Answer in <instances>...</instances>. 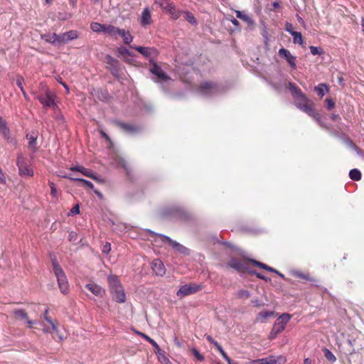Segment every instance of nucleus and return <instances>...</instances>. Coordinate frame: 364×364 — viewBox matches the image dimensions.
Listing matches in <instances>:
<instances>
[{
  "instance_id": "obj_1",
  "label": "nucleus",
  "mask_w": 364,
  "mask_h": 364,
  "mask_svg": "<svg viewBox=\"0 0 364 364\" xmlns=\"http://www.w3.org/2000/svg\"><path fill=\"white\" fill-rule=\"evenodd\" d=\"M289 88L292 93L296 107L319 122L321 116L316 112L314 103L295 84L289 82Z\"/></svg>"
},
{
  "instance_id": "obj_2",
  "label": "nucleus",
  "mask_w": 364,
  "mask_h": 364,
  "mask_svg": "<svg viewBox=\"0 0 364 364\" xmlns=\"http://www.w3.org/2000/svg\"><path fill=\"white\" fill-rule=\"evenodd\" d=\"M252 264V265L257 267L260 269H265L270 272H274L277 274L281 277L284 278V276L282 273L279 272L277 269L267 265L264 263L258 262L255 259H242L232 258L228 263V266L235 269L238 273H252V271L250 269V265Z\"/></svg>"
},
{
  "instance_id": "obj_3",
  "label": "nucleus",
  "mask_w": 364,
  "mask_h": 364,
  "mask_svg": "<svg viewBox=\"0 0 364 364\" xmlns=\"http://www.w3.org/2000/svg\"><path fill=\"white\" fill-rule=\"evenodd\" d=\"M108 284L112 299L119 304L124 303L127 299L126 294L119 278L115 275L109 276Z\"/></svg>"
},
{
  "instance_id": "obj_4",
  "label": "nucleus",
  "mask_w": 364,
  "mask_h": 364,
  "mask_svg": "<svg viewBox=\"0 0 364 364\" xmlns=\"http://www.w3.org/2000/svg\"><path fill=\"white\" fill-rule=\"evenodd\" d=\"M53 270L57 279L59 289L62 294H67L69 292V284L66 275L59 265L55 257L51 258Z\"/></svg>"
},
{
  "instance_id": "obj_5",
  "label": "nucleus",
  "mask_w": 364,
  "mask_h": 364,
  "mask_svg": "<svg viewBox=\"0 0 364 364\" xmlns=\"http://www.w3.org/2000/svg\"><path fill=\"white\" fill-rule=\"evenodd\" d=\"M107 68L110 71L112 75L117 78H120L122 75V69L118 60L110 55L106 56Z\"/></svg>"
},
{
  "instance_id": "obj_6",
  "label": "nucleus",
  "mask_w": 364,
  "mask_h": 364,
  "mask_svg": "<svg viewBox=\"0 0 364 364\" xmlns=\"http://www.w3.org/2000/svg\"><path fill=\"white\" fill-rule=\"evenodd\" d=\"M201 289V286L194 284V283H190L186 284L183 286H181L178 291L176 292V295L179 298H183L186 296L193 294L198 291H199Z\"/></svg>"
},
{
  "instance_id": "obj_7",
  "label": "nucleus",
  "mask_w": 364,
  "mask_h": 364,
  "mask_svg": "<svg viewBox=\"0 0 364 364\" xmlns=\"http://www.w3.org/2000/svg\"><path fill=\"white\" fill-rule=\"evenodd\" d=\"M218 90V85L211 81L203 82L198 87V92L205 96H210L216 93Z\"/></svg>"
},
{
  "instance_id": "obj_8",
  "label": "nucleus",
  "mask_w": 364,
  "mask_h": 364,
  "mask_svg": "<svg viewBox=\"0 0 364 364\" xmlns=\"http://www.w3.org/2000/svg\"><path fill=\"white\" fill-rule=\"evenodd\" d=\"M16 165L18 168L19 174L21 176H33V170L30 167L21 155H18L16 161Z\"/></svg>"
},
{
  "instance_id": "obj_9",
  "label": "nucleus",
  "mask_w": 364,
  "mask_h": 364,
  "mask_svg": "<svg viewBox=\"0 0 364 364\" xmlns=\"http://www.w3.org/2000/svg\"><path fill=\"white\" fill-rule=\"evenodd\" d=\"M158 236H159V237H160L161 242H163L164 243H168L176 251L183 253V254L188 253V248H186V247H184L182 245H181L180 243L177 242L176 241L173 240L169 237L164 235H158Z\"/></svg>"
},
{
  "instance_id": "obj_10",
  "label": "nucleus",
  "mask_w": 364,
  "mask_h": 364,
  "mask_svg": "<svg viewBox=\"0 0 364 364\" xmlns=\"http://www.w3.org/2000/svg\"><path fill=\"white\" fill-rule=\"evenodd\" d=\"M36 98L45 107H52L55 109L57 106L54 101L53 95L49 90H46L44 95H38Z\"/></svg>"
},
{
  "instance_id": "obj_11",
  "label": "nucleus",
  "mask_w": 364,
  "mask_h": 364,
  "mask_svg": "<svg viewBox=\"0 0 364 364\" xmlns=\"http://www.w3.org/2000/svg\"><path fill=\"white\" fill-rule=\"evenodd\" d=\"M149 63L152 65L149 69L150 72L157 76L159 80L164 82H167L171 79L170 77L162 70L161 68L159 66L153 59H150Z\"/></svg>"
},
{
  "instance_id": "obj_12",
  "label": "nucleus",
  "mask_w": 364,
  "mask_h": 364,
  "mask_svg": "<svg viewBox=\"0 0 364 364\" xmlns=\"http://www.w3.org/2000/svg\"><path fill=\"white\" fill-rule=\"evenodd\" d=\"M290 319L291 316L288 314H283L279 316L273 326L274 331H277L279 333L283 331L286 327L287 323L289 321Z\"/></svg>"
},
{
  "instance_id": "obj_13",
  "label": "nucleus",
  "mask_w": 364,
  "mask_h": 364,
  "mask_svg": "<svg viewBox=\"0 0 364 364\" xmlns=\"http://www.w3.org/2000/svg\"><path fill=\"white\" fill-rule=\"evenodd\" d=\"M70 170L72 171L80 172L84 176L89 177L97 182H102V181L100 180L92 170L88 169L82 166H71Z\"/></svg>"
},
{
  "instance_id": "obj_14",
  "label": "nucleus",
  "mask_w": 364,
  "mask_h": 364,
  "mask_svg": "<svg viewBox=\"0 0 364 364\" xmlns=\"http://www.w3.org/2000/svg\"><path fill=\"white\" fill-rule=\"evenodd\" d=\"M114 123L126 133L134 134L140 130L139 127L134 124L125 123L121 121H114Z\"/></svg>"
},
{
  "instance_id": "obj_15",
  "label": "nucleus",
  "mask_w": 364,
  "mask_h": 364,
  "mask_svg": "<svg viewBox=\"0 0 364 364\" xmlns=\"http://www.w3.org/2000/svg\"><path fill=\"white\" fill-rule=\"evenodd\" d=\"M130 48L137 50L139 53H141L145 58H149L151 56L156 57L158 55V51L154 48L136 46H130Z\"/></svg>"
},
{
  "instance_id": "obj_16",
  "label": "nucleus",
  "mask_w": 364,
  "mask_h": 364,
  "mask_svg": "<svg viewBox=\"0 0 364 364\" xmlns=\"http://www.w3.org/2000/svg\"><path fill=\"white\" fill-rule=\"evenodd\" d=\"M153 23L150 9L144 8L139 18V23L142 27H146Z\"/></svg>"
},
{
  "instance_id": "obj_17",
  "label": "nucleus",
  "mask_w": 364,
  "mask_h": 364,
  "mask_svg": "<svg viewBox=\"0 0 364 364\" xmlns=\"http://www.w3.org/2000/svg\"><path fill=\"white\" fill-rule=\"evenodd\" d=\"M278 53L281 57H283L287 60L291 68L295 69L296 68V57L292 55L288 50L282 48L279 50Z\"/></svg>"
},
{
  "instance_id": "obj_18",
  "label": "nucleus",
  "mask_w": 364,
  "mask_h": 364,
  "mask_svg": "<svg viewBox=\"0 0 364 364\" xmlns=\"http://www.w3.org/2000/svg\"><path fill=\"white\" fill-rule=\"evenodd\" d=\"M13 315L16 318L23 319L28 323L29 328H31L34 322L29 319V317L24 309H15L13 311Z\"/></svg>"
},
{
  "instance_id": "obj_19",
  "label": "nucleus",
  "mask_w": 364,
  "mask_h": 364,
  "mask_svg": "<svg viewBox=\"0 0 364 364\" xmlns=\"http://www.w3.org/2000/svg\"><path fill=\"white\" fill-rule=\"evenodd\" d=\"M85 288L90 290L94 295L98 297H102L105 294V290L95 283H90L85 285Z\"/></svg>"
},
{
  "instance_id": "obj_20",
  "label": "nucleus",
  "mask_w": 364,
  "mask_h": 364,
  "mask_svg": "<svg viewBox=\"0 0 364 364\" xmlns=\"http://www.w3.org/2000/svg\"><path fill=\"white\" fill-rule=\"evenodd\" d=\"M284 360L282 357L276 358L274 356H269L267 358L257 359L251 363V364H279V360Z\"/></svg>"
},
{
  "instance_id": "obj_21",
  "label": "nucleus",
  "mask_w": 364,
  "mask_h": 364,
  "mask_svg": "<svg viewBox=\"0 0 364 364\" xmlns=\"http://www.w3.org/2000/svg\"><path fill=\"white\" fill-rule=\"evenodd\" d=\"M78 33L77 31H70L60 35V43H66L70 41L77 38Z\"/></svg>"
},
{
  "instance_id": "obj_22",
  "label": "nucleus",
  "mask_w": 364,
  "mask_h": 364,
  "mask_svg": "<svg viewBox=\"0 0 364 364\" xmlns=\"http://www.w3.org/2000/svg\"><path fill=\"white\" fill-rule=\"evenodd\" d=\"M151 269L156 275L162 276L165 274V267L161 259H154L151 264Z\"/></svg>"
},
{
  "instance_id": "obj_23",
  "label": "nucleus",
  "mask_w": 364,
  "mask_h": 364,
  "mask_svg": "<svg viewBox=\"0 0 364 364\" xmlns=\"http://www.w3.org/2000/svg\"><path fill=\"white\" fill-rule=\"evenodd\" d=\"M141 337L147 341L154 348V352L157 355L164 356V350L161 349L159 346L152 338L145 333H141Z\"/></svg>"
},
{
  "instance_id": "obj_24",
  "label": "nucleus",
  "mask_w": 364,
  "mask_h": 364,
  "mask_svg": "<svg viewBox=\"0 0 364 364\" xmlns=\"http://www.w3.org/2000/svg\"><path fill=\"white\" fill-rule=\"evenodd\" d=\"M118 36L122 38L124 43L126 45H130L134 39L130 32L123 28H120Z\"/></svg>"
},
{
  "instance_id": "obj_25",
  "label": "nucleus",
  "mask_w": 364,
  "mask_h": 364,
  "mask_svg": "<svg viewBox=\"0 0 364 364\" xmlns=\"http://www.w3.org/2000/svg\"><path fill=\"white\" fill-rule=\"evenodd\" d=\"M293 276L295 278L305 280V281H309V282H316L318 281L315 277H311L309 274L304 273V272H302L300 271L294 272Z\"/></svg>"
},
{
  "instance_id": "obj_26",
  "label": "nucleus",
  "mask_w": 364,
  "mask_h": 364,
  "mask_svg": "<svg viewBox=\"0 0 364 364\" xmlns=\"http://www.w3.org/2000/svg\"><path fill=\"white\" fill-rule=\"evenodd\" d=\"M273 316H274L273 311H261L257 314V316L255 318V321L259 322V323H264V322H266V321L268 318Z\"/></svg>"
},
{
  "instance_id": "obj_27",
  "label": "nucleus",
  "mask_w": 364,
  "mask_h": 364,
  "mask_svg": "<svg viewBox=\"0 0 364 364\" xmlns=\"http://www.w3.org/2000/svg\"><path fill=\"white\" fill-rule=\"evenodd\" d=\"M105 28V33H107L111 36H113L115 38H117V36H118V33L120 31L119 28L116 27L113 25H110V24H106V26Z\"/></svg>"
},
{
  "instance_id": "obj_28",
  "label": "nucleus",
  "mask_w": 364,
  "mask_h": 364,
  "mask_svg": "<svg viewBox=\"0 0 364 364\" xmlns=\"http://www.w3.org/2000/svg\"><path fill=\"white\" fill-rule=\"evenodd\" d=\"M63 177L68 178L71 181H77V182L80 183L84 187L89 188L90 189H93V188H94L93 184L90 181H87L85 179L80 178H73V177L68 176H64Z\"/></svg>"
},
{
  "instance_id": "obj_29",
  "label": "nucleus",
  "mask_w": 364,
  "mask_h": 364,
  "mask_svg": "<svg viewBox=\"0 0 364 364\" xmlns=\"http://www.w3.org/2000/svg\"><path fill=\"white\" fill-rule=\"evenodd\" d=\"M48 309H46L45 311H44V313H43V318L44 319L48 322L49 323L51 326H52V328H53V331H55L57 332L58 331V323L57 321L55 320H52L51 318L48 315Z\"/></svg>"
},
{
  "instance_id": "obj_30",
  "label": "nucleus",
  "mask_w": 364,
  "mask_h": 364,
  "mask_svg": "<svg viewBox=\"0 0 364 364\" xmlns=\"http://www.w3.org/2000/svg\"><path fill=\"white\" fill-rule=\"evenodd\" d=\"M0 132L4 139H9V129L6 126V122L0 117Z\"/></svg>"
},
{
  "instance_id": "obj_31",
  "label": "nucleus",
  "mask_w": 364,
  "mask_h": 364,
  "mask_svg": "<svg viewBox=\"0 0 364 364\" xmlns=\"http://www.w3.org/2000/svg\"><path fill=\"white\" fill-rule=\"evenodd\" d=\"M165 11L168 13L171 16V18L175 20L180 18L182 14V12L178 11L173 4H171Z\"/></svg>"
},
{
  "instance_id": "obj_32",
  "label": "nucleus",
  "mask_w": 364,
  "mask_h": 364,
  "mask_svg": "<svg viewBox=\"0 0 364 364\" xmlns=\"http://www.w3.org/2000/svg\"><path fill=\"white\" fill-rule=\"evenodd\" d=\"M43 39L46 42L55 44L56 43H60V35H57L56 33L45 35L43 36Z\"/></svg>"
},
{
  "instance_id": "obj_33",
  "label": "nucleus",
  "mask_w": 364,
  "mask_h": 364,
  "mask_svg": "<svg viewBox=\"0 0 364 364\" xmlns=\"http://www.w3.org/2000/svg\"><path fill=\"white\" fill-rule=\"evenodd\" d=\"M105 26L106 24H102L98 22H92L90 24V29L95 33H105Z\"/></svg>"
},
{
  "instance_id": "obj_34",
  "label": "nucleus",
  "mask_w": 364,
  "mask_h": 364,
  "mask_svg": "<svg viewBox=\"0 0 364 364\" xmlns=\"http://www.w3.org/2000/svg\"><path fill=\"white\" fill-rule=\"evenodd\" d=\"M361 172L357 168L351 169L349 172V177L353 181H360L361 179Z\"/></svg>"
},
{
  "instance_id": "obj_35",
  "label": "nucleus",
  "mask_w": 364,
  "mask_h": 364,
  "mask_svg": "<svg viewBox=\"0 0 364 364\" xmlns=\"http://www.w3.org/2000/svg\"><path fill=\"white\" fill-rule=\"evenodd\" d=\"M183 16V18L188 21L191 24H196L197 21L196 18L194 17L193 14L189 11H184L182 12V14Z\"/></svg>"
},
{
  "instance_id": "obj_36",
  "label": "nucleus",
  "mask_w": 364,
  "mask_h": 364,
  "mask_svg": "<svg viewBox=\"0 0 364 364\" xmlns=\"http://www.w3.org/2000/svg\"><path fill=\"white\" fill-rule=\"evenodd\" d=\"M291 35L293 36V41L294 43H299L300 45H302L303 38L300 32L294 31L291 33Z\"/></svg>"
},
{
  "instance_id": "obj_37",
  "label": "nucleus",
  "mask_w": 364,
  "mask_h": 364,
  "mask_svg": "<svg viewBox=\"0 0 364 364\" xmlns=\"http://www.w3.org/2000/svg\"><path fill=\"white\" fill-rule=\"evenodd\" d=\"M323 353H324V356L326 357V358L328 360H329V361H331V362H332V363H333V362H335V361L336 360V356H335V355L333 354V353H332L331 350H329L328 348H324L323 349Z\"/></svg>"
},
{
  "instance_id": "obj_38",
  "label": "nucleus",
  "mask_w": 364,
  "mask_h": 364,
  "mask_svg": "<svg viewBox=\"0 0 364 364\" xmlns=\"http://www.w3.org/2000/svg\"><path fill=\"white\" fill-rule=\"evenodd\" d=\"M154 2L164 11H166L172 4L168 0H154Z\"/></svg>"
},
{
  "instance_id": "obj_39",
  "label": "nucleus",
  "mask_w": 364,
  "mask_h": 364,
  "mask_svg": "<svg viewBox=\"0 0 364 364\" xmlns=\"http://www.w3.org/2000/svg\"><path fill=\"white\" fill-rule=\"evenodd\" d=\"M324 89H326V91L328 90V87L325 84H319L318 86L315 87V90L317 92V95L320 97H323L324 95Z\"/></svg>"
},
{
  "instance_id": "obj_40",
  "label": "nucleus",
  "mask_w": 364,
  "mask_h": 364,
  "mask_svg": "<svg viewBox=\"0 0 364 364\" xmlns=\"http://www.w3.org/2000/svg\"><path fill=\"white\" fill-rule=\"evenodd\" d=\"M50 188V195L54 198H58L60 196V192L57 190L55 184L53 182H49Z\"/></svg>"
},
{
  "instance_id": "obj_41",
  "label": "nucleus",
  "mask_w": 364,
  "mask_h": 364,
  "mask_svg": "<svg viewBox=\"0 0 364 364\" xmlns=\"http://www.w3.org/2000/svg\"><path fill=\"white\" fill-rule=\"evenodd\" d=\"M235 12H236L237 18H240L242 21L248 22V23L252 21L251 18L245 14H243L242 11H236Z\"/></svg>"
},
{
  "instance_id": "obj_42",
  "label": "nucleus",
  "mask_w": 364,
  "mask_h": 364,
  "mask_svg": "<svg viewBox=\"0 0 364 364\" xmlns=\"http://www.w3.org/2000/svg\"><path fill=\"white\" fill-rule=\"evenodd\" d=\"M27 139H28V146L33 149V151H36V148L35 147V144L36 143V137L31 136H28L27 135Z\"/></svg>"
},
{
  "instance_id": "obj_43",
  "label": "nucleus",
  "mask_w": 364,
  "mask_h": 364,
  "mask_svg": "<svg viewBox=\"0 0 364 364\" xmlns=\"http://www.w3.org/2000/svg\"><path fill=\"white\" fill-rule=\"evenodd\" d=\"M118 52L119 53L122 55V56H125V55H129V56H134V55L132 54V52H130L127 48L125 47H120L119 49H118Z\"/></svg>"
},
{
  "instance_id": "obj_44",
  "label": "nucleus",
  "mask_w": 364,
  "mask_h": 364,
  "mask_svg": "<svg viewBox=\"0 0 364 364\" xmlns=\"http://www.w3.org/2000/svg\"><path fill=\"white\" fill-rule=\"evenodd\" d=\"M237 296L239 298H241L243 299H247L250 297V294L247 290L242 289V290L238 291Z\"/></svg>"
},
{
  "instance_id": "obj_45",
  "label": "nucleus",
  "mask_w": 364,
  "mask_h": 364,
  "mask_svg": "<svg viewBox=\"0 0 364 364\" xmlns=\"http://www.w3.org/2000/svg\"><path fill=\"white\" fill-rule=\"evenodd\" d=\"M309 48H310L311 54L314 55H321L323 53V50L320 47H316V46H311L309 47Z\"/></svg>"
},
{
  "instance_id": "obj_46",
  "label": "nucleus",
  "mask_w": 364,
  "mask_h": 364,
  "mask_svg": "<svg viewBox=\"0 0 364 364\" xmlns=\"http://www.w3.org/2000/svg\"><path fill=\"white\" fill-rule=\"evenodd\" d=\"M24 82V79L22 76L18 75L16 78V84L20 88L21 92H23V84Z\"/></svg>"
},
{
  "instance_id": "obj_47",
  "label": "nucleus",
  "mask_w": 364,
  "mask_h": 364,
  "mask_svg": "<svg viewBox=\"0 0 364 364\" xmlns=\"http://www.w3.org/2000/svg\"><path fill=\"white\" fill-rule=\"evenodd\" d=\"M191 352L193 354V355L195 356V358L199 360V361H203L204 360V356L203 355H201L200 353V352L196 349V348H192L191 349Z\"/></svg>"
},
{
  "instance_id": "obj_48",
  "label": "nucleus",
  "mask_w": 364,
  "mask_h": 364,
  "mask_svg": "<svg viewBox=\"0 0 364 364\" xmlns=\"http://www.w3.org/2000/svg\"><path fill=\"white\" fill-rule=\"evenodd\" d=\"M326 108L328 109H332L335 106V102L330 98H326Z\"/></svg>"
},
{
  "instance_id": "obj_49",
  "label": "nucleus",
  "mask_w": 364,
  "mask_h": 364,
  "mask_svg": "<svg viewBox=\"0 0 364 364\" xmlns=\"http://www.w3.org/2000/svg\"><path fill=\"white\" fill-rule=\"evenodd\" d=\"M224 359L228 362V364H231L232 360L229 358L227 353L222 349L221 351H219Z\"/></svg>"
},
{
  "instance_id": "obj_50",
  "label": "nucleus",
  "mask_w": 364,
  "mask_h": 364,
  "mask_svg": "<svg viewBox=\"0 0 364 364\" xmlns=\"http://www.w3.org/2000/svg\"><path fill=\"white\" fill-rule=\"evenodd\" d=\"M99 132L102 137L106 139L108 142H109L111 144H112V141L110 139V137L103 131V130H99Z\"/></svg>"
},
{
  "instance_id": "obj_51",
  "label": "nucleus",
  "mask_w": 364,
  "mask_h": 364,
  "mask_svg": "<svg viewBox=\"0 0 364 364\" xmlns=\"http://www.w3.org/2000/svg\"><path fill=\"white\" fill-rule=\"evenodd\" d=\"M70 213L72 215H76L80 213V205L79 204H76L71 210Z\"/></svg>"
},
{
  "instance_id": "obj_52",
  "label": "nucleus",
  "mask_w": 364,
  "mask_h": 364,
  "mask_svg": "<svg viewBox=\"0 0 364 364\" xmlns=\"http://www.w3.org/2000/svg\"><path fill=\"white\" fill-rule=\"evenodd\" d=\"M250 274H255L257 278H259L260 279H262V280H264V281H267V277H264V275H262L261 273L252 271V273H250Z\"/></svg>"
},
{
  "instance_id": "obj_53",
  "label": "nucleus",
  "mask_w": 364,
  "mask_h": 364,
  "mask_svg": "<svg viewBox=\"0 0 364 364\" xmlns=\"http://www.w3.org/2000/svg\"><path fill=\"white\" fill-rule=\"evenodd\" d=\"M111 250V245L109 242H106V244L103 246L102 252L104 253H109Z\"/></svg>"
},
{
  "instance_id": "obj_54",
  "label": "nucleus",
  "mask_w": 364,
  "mask_h": 364,
  "mask_svg": "<svg viewBox=\"0 0 364 364\" xmlns=\"http://www.w3.org/2000/svg\"><path fill=\"white\" fill-rule=\"evenodd\" d=\"M279 332L274 331V328L272 327V331L269 333V339L272 340V339L275 338L277 337V334H279Z\"/></svg>"
},
{
  "instance_id": "obj_55",
  "label": "nucleus",
  "mask_w": 364,
  "mask_h": 364,
  "mask_svg": "<svg viewBox=\"0 0 364 364\" xmlns=\"http://www.w3.org/2000/svg\"><path fill=\"white\" fill-rule=\"evenodd\" d=\"M285 29L287 31H288L290 34H291L294 31L292 30V24L290 23H287L285 25Z\"/></svg>"
},
{
  "instance_id": "obj_56",
  "label": "nucleus",
  "mask_w": 364,
  "mask_h": 364,
  "mask_svg": "<svg viewBox=\"0 0 364 364\" xmlns=\"http://www.w3.org/2000/svg\"><path fill=\"white\" fill-rule=\"evenodd\" d=\"M0 183H6L5 176H4V173H2V171H1V168H0Z\"/></svg>"
},
{
  "instance_id": "obj_57",
  "label": "nucleus",
  "mask_w": 364,
  "mask_h": 364,
  "mask_svg": "<svg viewBox=\"0 0 364 364\" xmlns=\"http://www.w3.org/2000/svg\"><path fill=\"white\" fill-rule=\"evenodd\" d=\"M76 237H77V234L75 232H71L69 234V240L71 241V240H75Z\"/></svg>"
},
{
  "instance_id": "obj_58",
  "label": "nucleus",
  "mask_w": 364,
  "mask_h": 364,
  "mask_svg": "<svg viewBox=\"0 0 364 364\" xmlns=\"http://www.w3.org/2000/svg\"><path fill=\"white\" fill-rule=\"evenodd\" d=\"M213 344L215 346L218 351H221L222 349H223L222 346L216 341Z\"/></svg>"
},
{
  "instance_id": "obj_59",
  "label": "nucleus",
  "mask_w": 364,
  "mask_h": 364,
  "mask_svg": "<svg viewBox=\"0 0 364 364\" xmlns=\"http://www.w3.org/2000/svg\"><path fill=\"white\" fill-rule=\"evenodd\" d=\"M158 358H159V360H161V362H163V361H168V358L165 356L164 353V356L163 355H158Z\"/></svg>"
},
{
  "instance_id": "obj_60",
  "label": "nucleus",
  "mask_w": 364,
  "mask_h": 364,
  "mask_svg": "<svg viewBox=\"0 0 364 364\" xmlns=\"http://www.w3.org/2000/svg\"><path fill=\"white\" fill-rule=\"evenodd\" d=\"M206 339L208 342H210V343H213L215 341L212 338L211 336L210 335H207L206 336Z\"/></svg>"
},
{
  "instance_id": "obj_61",
  "label": "nucleus",
  "mask_w": 364,
  "mask_h": 364,
  "mask_svg": "<svg viewBox=\"0 0 364 364\" xmlns=\"http://www.w3.org/2000/svg\"><path fill=\"white\" fill-rule=\"evenodd\" d=\"M231 23L235 26H238L240 25L239 21L235 18L232 19Z\"/></svg>"
},
{
  "instance_id": "obj_62",
  "label": "nucleus",
  "mask_w": 364,
  "mask_h": 364,
  "mask_svg": "<svg viewBox=\"0 0 364 364\" xmlns=\"http://www.w3.org/2000/svg\"><path fill=\"white\" fill-rule=\"evenodd\" d=\"M272 6L274 7V9H277L279 8L280 5L279 2L274 1L272 3Z\"/></svg>"
},
{
  "instance_id": "obj_63",
  "label": "nucleus",
  "mask_w": 364,
  "mask_h": 364,
  "mask_svg": "<svg viewBox=\"0 0 364 364\" xmlns=\"http://www.w3.org/2000/svg\"><path fill=\"white\" fill-rule=\"evenodd\" d=\"M331 118L333 119V120H337L338 119H339V116L338 114H332Z\"/></svg>"
},
{
  "instance_id": "obj_64",
  "label": "nucleus",
  "mask_w": 364,
  "mask_h": 364,
  "mask_svg": "<svg viewBox=\"0 0 364 364\" xmlns=\"http://www.w3.org/2000/svg\"><path fill=\"white\" fill-rule=\"evenodd\" d=\"M304 364H311V361L309 358H305L304 360Z\"/></svg>"
}]
</instances>
